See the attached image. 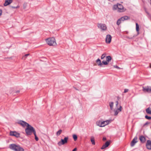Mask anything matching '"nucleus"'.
<instances>
[{
    "mask_svg": "<svg viewBox=\"0 0 151 151\" xmlns=\"http://www.w3.org/2000/svg\"><path fill=\"white\" fill-rule=\"evenodd\" d=\"M112 9L113 10H117V11L119 12H123L126 10L122 4L118 3L114 5L113 6Z\"/></svg>",
    "mask_w": 151,
    "mask_h": 151,
    "instance_id": "f257e3e1",
    "label": "nucleus"
},
{
    "mask_svg": "<svg viewBox=\"0 0 151 151\" xmlns=\"http://www.w3.org/2000/svg\"><path fill=\"white\" fill-rule=\"evenodd\" d=\"M9 147L10 149L14 151H24V149L19 145L14 144L10 145Z\"/></svg>",
    "mask_w": 151,
    "mask_h": 151,
    "instance_id": "f03ea898",
    "label": "nucleus"
},
{
    "mask_svg": "<svg viewBox=\"0 0 151 151\" xmlns=\"http://www.w3.org/2000/svg\"><path fill=\"white\" fill-rule=\"evenodd\" d=\"M25 132L26 135L29 136L31 135L32 133L34 134L36 131L34 127L29 125L25 129Z\"/></svg>",
    "mask_w": 151,
    "mask_h": 151,
    "instance_id": "7ed1b4c3",
    "label": "nucleus"
},
{
    "mask_svg": "<svg viewBox=\"0 0 151 151\" xmlns=\"http://www.w3.org/2000/svg\"><path fill=\"white\" fill-rule=\"evenodd\" d=\"M47 44L50 46H55L57 45L55 40L54 37L49 38L45 40Z\"/></svg>",
    "mask_w": 151,
    "mask_h": 151,
    "instance_id": "20e7f679",
    "label": "nucleus"
},
{
    "mask_svg": "<svg viewBox=\"0 0 151 151\" xmlns=\"http://www.w3.org/2000/svg\"><path fill=\"white\" fill-rule=\"evenodd\" d=\"M68 137H65L63 139H61V140L58 142V145L59 146H60L66 144L68 142Z\"/></svg>",
    "mask_w": 151,
    "mask_h": 151,
    "instance_id": "39448f33",
    "label": "nucleus"
},
{
    "mask_svg": "<svg viewBox=\"0 0 151 151\" xmlns=\"http://www.w3.org/2000/svg\"><path fill=\"white\" fill-rule=\"evenodd\" d=\"M98 27L102 30L106 31L107 29V27L105 24L102 23H98Z\"/></svg>",
    "mask_w": 151,
    "mask_h": 151,
    "instance_id": "423d86ee",
    "label": "nucleus"
},
{
    "mask_svg": "<svg viewBox=\"0 0 151 151\" xmlns=\"http://www.w3.org/2000/svg\"><path fill=\"white\" fill-rule=\"evenodd\" d=\"M142 91L144 92H147L148 93H151V87L149 86H147L143 87Z\"/></svg>",
    "mask_w": 151,
    "mask_h": 151,
    "instance_id": "0eeeda50",
    "label": "nucleus"
},
{
    "mask_svg": "<svg viewBox=\"0 0 151 151\" xmlns=\"http://www.w3.org/2000/svg\"><path fill=\"white\" fill-rule=\"evenodd\" d=\"M9 134L10 135L14 136L17 138L20 137V134L16 131H10Z\"/></svg>",
    "mask_w": 151,
    "mask_h": 151,
    "instance_id": "6e6552de",
    "label": "nucleus"
},
{
    "mask_svg": "<svg viewBox=\"0 0 151 151\" xmlns=\"http://www.w3.org/2000/svg\"><path fill=\"white\" fill-rule=\"evenodd\" d=\"M111 36L110 35H107L106 38V42L107 44H109L111 42Z\"/></svg>",
    "mask_w": 151,
    "mask_h": 151,
    "instance_id": "1a4fd4ad",
    "label": "nucleus"
},
{
    "mask_svg": "<svg viewBox=\"0 0 151 151\" xmlns=\"http://www.w3.org/2000/svg\"><path fill=\"white\" fill-rule=\"evenodd\" d=\"M18 123L21 125L23 127H27L29 124L26 122L22 120H20L19 122Z\"/></svg>",
    "mask_w": 151,
    "mask_h": 151,
    "instance_id": "9d476101",
    "label": "nucleus"
},
{
    "mask_svg": "<svg viewBox=\"0 0 151 151\" xmlns=\"http://www.w3.org/2000/svg\"><path fill=\"white\" fill-rule=\"evenodd\" d=\"M137 142V137H134V138L133 139L131 142L130 144L131 146V147L134 146Z\"/></svg>",
    "mask_w": 151,
    "mask_h": 151,
    "instance_id": "9b49d317",
    "label": "nucleus"
},
{
    "mask_svg": "<svg viewBox=\"0 0 151 151\" xmlns=\"http://www.w3.org/2000/svg\"><path fill=\"white\" fill-rule=\"evenodd\" d=\"M147 148L148 150H151V141L148 140L146 144Z\"/></svg>",
    "mask_w": 151,
    "mask_h": 151,
    "instance_id": "f8f14e48",
    "label": "nucleus"
},
{
    "mask_svg": "<svg viewBox=\"0 0 151 151\" xmlns=\"http://www.w3.org/2000/svg\"><path fill=\"white\" fill-rule=\"evenodd\" d=\"M110 144V142L109 141H107L101 147V149L102 150L104 149L106 147H108Z\"/></svg>",
    "mask_w": 151,
    "mask_h": 151,
    "instance_id": "ddd939ff",
    "label": "nucleus"
},
{
    "mask_svg": "<svg viewBox=\"0 0 151 151\" xmlns=\"http://www.w3.org/2000/svg\"><path fill=\"white\" fill-rule=\"evenodd\" d=\"M120 19L122 21H124L125 20L129 19L130 17L127 16H125L121 17Z\"/></svg>",
    "mask_w": 151,
    "mask_h": 151,
    "instance_id": "4468645a",
    "label": "nucleus"
},
{
    "mask_svg": "<svg viewBox=\"0 0 151 151\" xmlns=\"http://www.w3.org/2000/svg\"><path fill=\"white\" fill-rule=\"evenodd\" d=\"M139 139L141 142L144 143L145 142L146 139L143 136H141L139 137Z\"/></svg>",
    "mask_w": 151,
    "mask_h": 151,
    "instance_id": "2eb2a0df",
    "label": "nucleus"
},
{
    "mask_svg": "<svg viewBox=\"0 0 151 151\" xmlns=\"http://www.w3.org/2000/svg\"><path fill=\"white\" fill-rule=\"evenodd\" d=\"M109 123V121L107 120L105 121L101 122V124L102 127H104L106 125H108Z\"/></svg>",
    "mask_w": 151,
    "mask_h": 151,
    "instance_id": "dca6fc26",
    "label": "nucleus"
},
{
    "mask_svg": "<svg viewBox=\"0 0 151 151\" xmlns=\"http://www.w3.org/2000/svg\"><path fill=\"white\" fill-rule=\"evenodd\" d=\"M12 2V0H5V2L4 4V6H6L11 3Z\"/></svg>",
    "mask_w": 151,
    "mask_h": 151,
    "instance_id": "f3484780",
    "label": "nucleus"
},
{
    "mask_svg": "<svg viewBox=\"0 0 151 151\" xmlns=\"http://www.w3.org/2000/svg\"><path fill=\"white\" fill-rule=\"evenodd\" d=\"M146 111L147 114H151V108L149 107L146 109Z\"/></svg>",
    "mask_w": 151,
    "mask_h": 151,
    "instance_id": "a211bd4d",
    "label": "nucleus"
},
{
    "mask_svg": "<svg viewBox=\"0 0 151 151\" xmlns=\"http://www.w3.org/2000/svg\"><path fill=\"white\" fill-rule=\"evenodd\" d=\"M96 62L97 63L98 65L99 66H101L102 64L100 60L98 58L96 60Z\"/></svg>",
    "mask_w": 151,
    "mask_h": 151,
    "instance_id": "6ab92c4d",
    "label": "nucleus"
},
{
    "mask_svg": "<svg viewBox=\"0 0 151 151\" xmlns=\"http://www.w3.org/2000/svg\"><path fill=\"white\" fill-rule=\"evenodd\" d=\"M136 30L138 34H139V25L137 23H136Z\"/></svg>",
    "mask_w": 151,
    "mask_h": 151,
    "instance_id": "aec40b11",
    "label": "nucleus"
},
{
    "mask_svg": "<svg viewBox=\"0 0 151 151\" xmlns=\"http://www.w3.org/2000/svg\"><path fill=\"white\" fill-rule=\"evenodd\" d=\"M91 141L92 145H95V141L93 137H91Z\"/></svg>",
    "mask_w": 151,
    "mask_h": 151,
    "instance_id": "412c9836",
    "label": "nucleus"
},
{
    "mask_svg": "<svg viewBox=\"0 0 151 151\" xmlns=\"http://www.w3.org/2000/svg\"><path fill=\"white\" fill-rule=\"evenodd\" d=\"M101 121H97L96 122V124L97 125L99 126L100 127H102V124H101Z\"/></svg>",
    "mask_w": 151,
    "mask_h": 151,
    "instance_id": "4be33fe9",
    "label": "nucleus"
},
{
    "mask_svg": "<svg viewBox=\"0 0 151 151\" xmlns=\"http://www.w3.org/2000/svg\"><path fill=\"white\" fill-rule=\"evenodd\" d=\"M109 105L110 107L111 110H112L113 109V106L114 105V103L113 102H110L109 103Z\"/></svg>",
    "mask_w": 151,
    "mask_h": 151,
    "instance_id": "5701e85b",
    "label": "nucleus"
},
{
    "mask_svg": "<svg viewBox=\"0 0 151 151\" xmlns=\"http://www.w3.org/2000/svg\"><path fill=\"white\" fill-rule=\"evenodd\" d=\"M111 59V58L110 56H108L106 57V61L108 62H109Z\"/></svg>",
    "mask_w": 151,
    "mask_h": 151,
    "instance_id": "b1692460",
    "label": "nucleus"
},
{
    "mask_svg": "<svg viewBox=\"0 0 151 151\" xmlns=\"http://www.w3.org/2000/svg\"><path fill=\"white\" fill-rule=\"evenodd\" d=\"M62 130L60 129L58 132H57L56 134L57 136H59L62 133Z\"/></svg>",
    "mask_w": 151,
    "mask_h": 151,
    "instance_id": "393cba45",
    "label": "nucleus"
},
{
    "mask_svg": "<svg viewBox=\"0 0 151 151\" xmlns=\"http://www.w3.org/2000/svg\"><path fill=\"white\" fill-rule=\"evenodd\" d=\"M33 134L34 135L35 137V140L36 141H38L39 140V139H38V137L37 136L36 132Z\"/></svg>",
    "mask_w": 151,
    "mask_h": 151,
    "instance_id": "a878e982",
    "label": "nucleus"
},
{
    "mask_svg": "<svg viewBox=\"0 0 151 151\" xmlns=\"http://www.w3.org/2000/svg\"><path fill=\"white\" fill-rule=\"evenodd\" d=\"M121 21L120 18L117 21L116 24L117 25L119 26L121 24Z\"/></svg>",
    "mask_w": 151,
    "mask_h": 151,
    "instance_id": "bb28decb",
    "label": "nucleus"
},
{
    "mask_svg": "<svg viewBox=\"0 0 151 151\" xmlns=\"http://www.w3.org/2000/svg\"><path fill=\"white\" fill-rule=\"evenodd\" d=\"M119 112V111L117 109L114 111V115L115 116H117L118 114V113Z\"/></svg>",
    "mask_w": 151,
    "mask_h": 151,
    "instance_id": "cd10ccee",
    "label": "nucleus"
},
{
    "mask_svg": "<svg viewBox=\"0 0 151 151\" xmlns=\"http://www.w3.org/2000/svg\"><path fill=\"white\" fill-rule=\"evenodd\" d=\"M73 138L74 139V141H76L77 139V137L76 135L73 134Z\"/></svg>",
    "mask_w": 151,
    "mask_h": 151,
    "instance_id": "c85d7f7f",
    "label": "nucleus"
},
{
    "mask_svg": "<svg viewBox=\"0 0 151 151\" xmlns=\"http://www.w3.org/2000/svg\"><path fill=\"white\" fill-rule=\"evenodd\" d=\"M102 63L104 65H107L108 64V62L107 61H102Z\"/></svg>",
    "mask_w": 151,
    "mask_h": 151,
    "instance_id": "c756f323",
    "label": "nucleus"
},
{
    "mask_svg": "<svg viewBox=\"0 0 151 151\" xmlns=\"http://www.w3.org/2000/svg\"><path fill=\"white\" fill-rule=\"evenodd\" d=\"M145 117L146 119H149V120L151 119V116H149L147 115H146L145 116Z\"/></svg>",
    "mask_w": 151,
    "mask_h": 151,
    "instance_id": "7c9ffc66",
    "label": "nucleus"
},
{
    "mask_svg": "<svg viewBox=\"0 0 151 151\" xmlns=\"http://www.w3.org/2000/svg\"><path fill=\"white\" fill-rule=\"evenodd\" d=\"M105 57V54H103L102 55L101 57V59H104Z\"/></svg>",
    "mask_w": 151,
    "mask_h": 151,
    "instance_id": "2f4dec72",
    "label": "nucleus"
},
{
    "mask_svg": "<svg viewBox=\"0 0 151 151\" xmlns=\"http://www.w3.org/2000/svg\"><path fill=\"white\" fill-rule=\"evenodd\" d=\"M29 55V54H26L25 55H24V56H23V57L22 58L23 59H25V58H26V57L27 56H28Z\"/></svg>",
    "mask_w": 151,
    "mask_h": 151,
    "instance_id": "473e14b6",
    "label": "nucleus"
},
{
    "mask_svg": "<svg viewBox=\"0 0 151 151\" xmlns=\"http://www.w3.org/2000/svg\"><path fill=\"white\" fill-rule=\"evenodd\" d=\"M122 106H120L119 108H118L117 109L119 111V112L121 111H122Z\"/></svg>",
    "mask_w": 151,
    "mask_h": 151,
    "instance_id": "72a5a7b5",
    "label": "nucleus"
},
{
    "mask_svg": "<svg viewBox=\"0 0 151 151\" xmlns=\"http://www.w3.org/2000/svg\"><path fill=\"white\" fill-rule=\"evenodd\" d=\"M150 124V122H147L145 124H144L143 125V126H145V125H147L149 124Z\"/></svg>",
    "mask_w": 151,
    "mask_h": 151,
    "instance_id": "f704fd0d",
    "label": "nucleus"
},
{
    "mask_svg": "<svg viewBox=\"0 0 151 151\" xmlns=\"http://www.w3.org/2000/svg\"><path fill=\"white\" fill-rule=\"evenodd\" d=\"M129 90L128 89H125L124 90V93H125L128 92Z\"/></svg>",
    "mask_w": 151,
    "mask_h": 151,
    "instance_id": "c9c22d12",
    "label": "nucleus"
},
{
    "mask_svg": "<svg viewBox=\"0 0 151 151\" xmlns=\"http://www.w3.org/2000/svg\"><path fill=\"white\" fill-rule=\"evenodd\" d=\"M102 140L103 141H105L106 140V138L105 137H103V138Z\"/></svg>",
    "mask_w": 151,
    "mask_h": 151,
    "instance_id": "e433bc0d",
    "label": "nucleus"
},
{
    "mask_svg": "<svg viewBox=\"0 0 151 151\" xmlns=\"http://www.w3.org/2000/svg\"><path fill=\"white\" fill-rule=\"evenodd\" d=\"M2 10L0 9V16H1V15H2Z\"/></svg>",
    "mask_w": 151,
    "mask_h": 151,
    "instance_id": "4c0bfd02",
    "label": "nucleus"
},
{
    "mask_svg": "<svg viewBox=\"0 0 151 151\" xmlns=\"http://www.w3.org/2000/svg\"><path fill=\"white\" fill-rule=\"evenodd\" d=\"M19 6H17V7L12 6V8H13L15 9V8H19Z\"/></svg>",
    "mask_w": 151,
    "mask_h": 151,
    "instance_id": "58836bf2",
    "label": "nucleus"
},
{
    "mask_svg": "<svg viewBox=\"0 0 151 151\" xmlns=\"http://www.w3.org/2000/svg\"><path fill=\"white\" fill-rule=\"evenodd\" d=\"M77 150V148H75L72 151H76Z\"/></svg>",
    "mask_w": 151,
    "mask_h": 151,
    "instance_id": "ea45409f",
    "label": "nucleus"
},
{
    "mask_svg": "<svg viewBox=\"0 0 151 151\" xmlns=\"http://www.w3.org/2000/svg\"><path fill=\"white\" fill-rule=\"evenodd\" d=\"M118 102L117 101L116 102V106H117V105H118Z\"/></svg>",
    "mask_w": 151,
    "mask_h": 151,
    "instance_id": "a19ab883",
    "label": "nucleus"
},
{
    "mask_svg": "<svg viewBox=\"0 0 151 151\" xmlns=\"http://www.w3.org/2000/svg\"><path fill=\"white\" fill-rule=\"evenodd\" d=\"M19 91H16V93L19 92Z\"/></svg>",
    "mask_w": 151,
    "mask_h": 151,
    "instance_id": "79ce46f5",
    "label": "nucleus"
},
{
    "mask_svg": "<svg viewBox=\"0 0 151 151\" xmlns=\"http://www.w3.org/2000/svg\"><path fill=\"white\" fill-rule=\"evenodd\" d=\"M116 68H118V66H116Z\"/></svg>",
    "mask_w": 151,
    "mask_h": 151,
    "instance_id": "37998d69",
    "label": "nucleus"
},
{
    "mask_svg": "<svg viewBox=\"0 0 151 151\" xmlns=\"http://www.w3.org/2000/svg\"><path fill=\"white\" fill-rule=\"evenodd\" d=\"M75 89H76V90H77V89H76V88H75Z\"/></svg>",
    "mask_w": 151,
    "mask_h": 151,
    "instance_id": "c03bdc74",
    "label": "nucleus"
},
{
    "mask_svg": "<svg viewBox=\"0 0 151 151\" xmlns=\"http://www.w3.org/2000/svg\"><path fill=\"white\" fill-rule=\"evenodd\" d=\"M75 89H76V90H77V89H76V88H75Z\"/></svg>",
    "mask_w": 151,
    "mask_h": 151,
    "instance_id": "a18cd8bd",
    "label": "nucleus"
},
{
    "mask_svg": "<svg viewBox=\"0 0 151 151\" xmlns=\"http://www.w3.org/2000/svg\"><path fill=\"white\" fill-rule=\"evenodd\" d=\"M75 89H76V90H77V89H76V88H75Z\"/></svg>",
    "mask_w": 151,
    "mask_h": 151,
    "instance_id": "49530a36",
    "label": "nucleus"
},
{
    "mask_svg": "<svg viewBox=\"0 0 151 151\" xmlns=\"http://www.w3.org/2000/svg\"><path fill=\"white\" fill-rule=\"evenodd\" d=\"M150 67L151 68V64H150Z\"/></svg>",
    "mask_w": 151,
    "mask_h": 151,
    "instance_id": "de8ad7c7",
    "label": "nucleus"
},
{
    "mask_svg": "<svg viewBox=\"0 0 151 151\" xmlns=\"http://www.w3.org/2000/svg\"><path fill=\"white\" fill-rule=\"evenodd\" d=\"M108 0L109 1H110V0Z\"/></svg>",
    "mask_w": 151,
    "mask_h": 151,
    "instance_id": "09e8293b",
    "label": "nucleus"
}]
</instances>
